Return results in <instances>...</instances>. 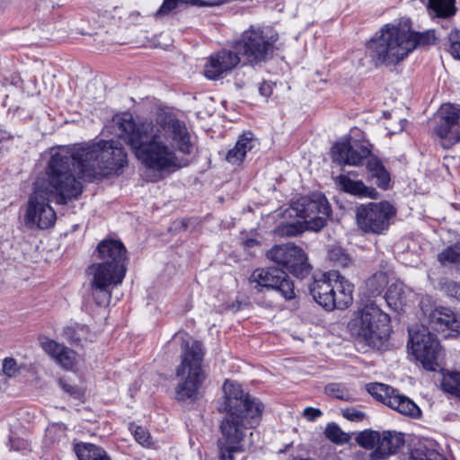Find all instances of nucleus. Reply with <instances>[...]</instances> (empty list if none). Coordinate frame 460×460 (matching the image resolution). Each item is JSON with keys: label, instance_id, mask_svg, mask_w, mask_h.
Returning a JSON list of instances; mask_svg holds the SVG:
<instances>
[{"label": "nucleus", "instance_id": "obj_1", "mask_svg": "<svg viewBox=\"0 0 460 460\" xmlns=\"http://www.w3.org/2000/svg\"><path fill=\"white\" fill-rule=\"evenodd\" d=\"M50 155L48 178L35 182L27 203L24 224L29 228L53 226L57 217L49 201L66 204L77 199L83 191L79 178L93 181L119 174L128 164L127 153L115 140L54 147Z\"/></svg>", "mask_w": 460, "mask_h": 460}, {"label": "nucleus", "instance_id": "obj_2", "mask_svg": "<svg viewBox=\"0 0 460 460\" xmlns=\"http://www.w3.org/2000/svg\"><path fill=\"white\" fill-rule=\"evenodd\" d=\"M112 122L118 137L130 146L140 163L153 172L178 168L176 150L183 154L191 152L186 124L174 117H162L155 124L147 121L137 124L130 113H122L115 115Z\"/></svg>", "mask_w": 460, "mask_h": 460}, {"label": "nucleus", "instance_id": "obj_3", "mask_svg": "<svg viewBox=\"0 0 460 460\" xmlns=\"http://www.w3.org/2000/svg\"><path fill=\"white\" fill-rule=\"evenodd\" d=\"M223 392L218 410L226 415L220 424L222 437L217 441L219 459L235 460L236 454L243 453L252 446L251 430L259 425L263 405L234 381L226 380Z\"/></svg>", "mask_w": 460, "mask_h": 460}, {"label": "nucleus", "instance_id": "obj_4", "mask_svg": "<svg viewBox=\"0 0 460 460\" xmlns=\"http://www.w3.org/2000/svg\"><path fill=\"white\" fill-rule=\"evenodd\" d=\"M348 330L357 342L381 349L390 336V317L375 301L367 300L353 312Z\"/></svg>", "mask_w": 460, "mask_h": 460}, {"label": "nucleus", "instance_id": "obj_5", "mask_svg": "<svg viewBox=\"0 0 460 460\" xmlns=\"http://www.w3.org/2000/svg\"><path fill=\"white\" fill-rule=\"evenodd\" d=\"M405 29L385 25L380 35L369 40L367 49L375 66L394 67L415 49V41Z\"/></svg>", "mask_w": 460, "mask_h": 460}, {"label": "nucleus", "instance_id": "obj_6", "mask_svg": "<svg viewBox=\"0 0 460 460\" xmlns=\"http://www.w3.org/2000/svg\"><path fill=\"white\" fill-rule=\"evenodd\" d=\"M332 152L333 161L340 164L358 166L367 160L366 166L370 178L376 180L379 188L384 190L388 188L390 174L382 161L371 154L369 143L357 141L351 143L349 137H345L333 145Z\"/></svg>", "mask_w": 460, "mask_h": 460}, {"label": "nucleus", "instance_id": "obj_7", "mask_svg": "<svg viewBox=\"0 0 460 460\" xmlns=\"http://www.w3.org/2000/svg\"><path fill=\"white\" fill-rule=\"evenodd\" d=\"M203 348L199 341L187 342L181 353V363L176 369L179 379L175 388L178 401L196 400L206 376L202 370Z\"/></svg>", "mask_w": 460, "mask_h": 460}, {"label": "nucleus", "instance_id": "obj_8", "mask_svg": "<svg viewBox=\"0 0 460 460\" xmlns=\"http://www.w3.org/2000/svg\"><path fill=\"white\" fill-rule=\"evenodd\" d=\"M316 303L328 311L346 309L353 301V286L338 271H329L309 287Z\"/></svg>", "mask_w": 460, "mask_h": 460}, {"label": "nucleus", "instance_id": "obj_9", "mask_svg": "<svg viewBox=\"0 0 460 460\" xmlns=\"http://www.w3.org/2000/svg\"><path fill=\"white\" fill-rule=\"evenodd\" d=\"M276 39L267 37L260 27L251 26L241 39L235 40L232 49L242 58L244 64L252 66L266 62L273 53Z\"/></svg>", "mask_w": 460, "mask_h": 460}, {"label": "nucleus", "instance_id": "obj_10", "mask_svg": "<svg viewBox=\"0 0 460 460\" xmlns=\"http://www.w3.org/2000/svg\"><path fill=\"white\" fill-rule=\"evenodd\" d=\"M126 270L102 262L88 267L92 296L98 305L106 306L110 304L111 290L122 282Z\"/></svg>", "mask_w": 460, "mask_h": 460}, {"label": "nucleus", "instance_id": "obj_11", "mask_svg": "<svg viewBox=\"0 0 460 460\" xmlns=\"http://www.w3.org/2000/svg\"><path fill=\"white\" fill-rule=\"evenodd\" d=\"M395 215V208L388 201L369 202L356 209L357 225L365 234H385Z\"/></svg>", "mask_w": 460, "mask_h": 460}, {"label": "nucleus", "instance_id": "obj_12", "mask_svg": "<svg viewBox=\"0 0 460 460\" xmlns=\"http://www.w3.org/2000/svg\"><path fill=\"white\" fill-rule=\"evenodd\" d=\"M409 344L411 353L425 369L434 371L438 367L440 346L429 327L416 325L409 328Z\"/></svg>", "mask_w": 460, "mask_h": 460}, {"label": "nucleus", "instance_id": "obj_13", "mask_svg": "<svg viewBox=\"0 0 460 460\" xmlns=\"http://www.w3.org/2000/svg\"><path fill=\"white\" fill-rule=\"evenodd\" d=\"M356 442L366 449L375 448L371 453V459L380 460L395 454L403 446L404 438L396 431L366 429L357 436Z\"/></svg>", "mask_w": 460, "mask_h": 460}, {"label": "nucleus", "instance_id": "obj_14", "mask_svg": "<svg viewBox=\"0 0 460 460\" xmlns=\"http://www.w3.org/2000/svg\"><path fill=\"white\" fill-rule=\"evenodd\" d=\"M296 215L303 219L305 228L318 232L324 227L331 216V207L322 194L300 198L293 207Z\"/></svg>", "mask_w": 460, "mask_h": 460}, {"label": "nucleus", "instance_id": "obj_15", "mask_svg": "<svg viewBox=\"0 0 460 460\" xmlns=\"http://www.w3.org/2000/svg\"><path fill=\"white\" fill-rule=\"evenodd\" d=\"M267 258L285 268L298 278H305L310 273V265L304 251L292 243L275 245L270 249Z\"/></svg>", "mask_w": 460, "mask_h": 460}, {"label": "nucleus", "instance_id": "obj_16", "mask_svg": "<svg viewBox=\"0 0 460 460\" xmlns=\"http://www.w3.org/2000/svg\"><path fill=\"white\" fill-rule=\"evenodd\" d=\"M249 280L256 284L255 288H265L274 290L286 300L296 297L293 281L284 270L279 268L257 269L253 270Z\"/></svg>", "mask_w": 460, "mask_h": 460}, {"label": "nucleus", "instance_id": "obj_17", "mask_svg": "<svg viewBox=\"0 0 460 460\" xmlns=\"http://www.w3.org/2000/svg\"><path fill=\"white\" fill-rule=\"evenodd\" d=\"M435 133L451 145L460 142V109L452 104H443L437 114Z\"/></svg>", "mask_w": 460, "mask_h": 460}, {"label": "nucleus", "instance_id": "obj_18", "mask_svg": "<svg viewBox=\"0 0 460 460\" xmlns=\"http://www.w3.org/2000/svg\"><path fill=\"white\" fill-rule=\"evenodd\" d=\"M241 61L242 58L234 49L220 50L210 56L205 65L204 75L208 79H217L232 71Z\"/></svg>", "mask_w": 460, "mask_h": 460}, {"label": "nucleus", "instance_id": "obj_19", "mask_svg": "<svg viewBox=\"0 0 460 460\" xmlns=\"http://www.w3.org/2000/svg\"><path fill=\"white\" fill-rule=\"evenodd\" d=\"M40 343L46 354L66 370H71L79 362V355L71 349L47 337H40Z\"/></svg>", "mask_w": 460, "mask_h": 460}, {"label": "nucleus", "instance_id": "obj_20", "mask_svg": "<svg viewBox=\"0 0 460 460\" xmlns=\"http://www.w3.org/2000/svg\"><path fill=\"white\" fill-rule=\"evenodd\" d=\"M98 258L100 262L109 264L117 269H126L125 261L127 259L126 248L124 244L117 240L106 239L97 245Z\"/></svg>", "mask_w": 460, "mask_h": 460}, {"label": "nucleus", "instance_id": "obj_21", "mask_svg": "<svg viewBox=\"0 0 460 460\" xmlns=\"http://www.w3.org/2000/svg\"><path fill=\"white\" fill-rule=\"evenodd\" d=\"M429 325L438 332H444L447 330L460 332V317L450 308H436L429 315Z\"/></svg>", "mask_w": 460, "mask_h": 460}, {"label": "nucleus", "instance_id": "obj_22", "mask_svg": "<svg viewBox=\"0 0 460 460\" xmlns=\"http://www.w3.org/2000/svg\"><path fill=\"white\" fill-rule=\"evenodd\" d=\"M257 139L251 132L244 133L236 141L234 146L228 150L226 159L234 165L243 163L246 154L255 147Z\"/></svg>", "mask_w": 460, "mask_h": 460}, {"label": "nucleus", "instance_id": "obj_23", "mask_svg": "<svg viewBox=\"0 0 460 460\" xmlns=\"http://www.w3.org/2000/svg\"><path fill=\"white\" fill-rule=\"evenodd\" d=\"M340 189L359 198H376L377 192L375 189L369 188L362 181L352 180L349 175L341 174L336 178Z\"/></svg>", "mask_w": 460, "mask_h": 460}, {"label": "nucleus", "instance_id": "obj_24", "mask_svg": "<svg viewBox=\"0 0 460 460\" xmlns=\"http://www.w3.org/2000/svg\"><path fill=\"white\" fill-rule=\"evenodd\" d=\"M387 406L410 417L418 418L420 415V410L415 402L397 391L389 398Z\"/></svg>", "mask_w": 460, "mask_h": 460}, {"label": "nucleus", "instance_id": "obj_25", "mask_svg": "<svg viewBox=\"0 0 460 460\" xmlns=\"http://www.w3.org/2000/svg\"><path fill=\"white\" fill-rule=\"evenodd\" d=\"M75 452L79 460H111L102 448L93 444H77L75 446Z\"/></svg>", "mask_w": 460, "mask_h": 460}, {"label": "nucleus", "instance_id": "obj_26", "mask_svg": "<svg viewBox=\"0 0 460 460\" xmlns=\"http://www.w3.org/2000/svg\"><path fill=\"white\" fill-rule=\"evenodd\" d=\"M385 299L394 310H402L406 304L405 291L402 283L396 282L389 286Z\"/></svg>", "mask_w": 460, "mask_h": 460}, {"label": "nucleus", "instance_id": "obj_27", "mask_svg": "<svg viewBox=\"0 0 460 460\" xmlns=\"http://www.w3.org/2000/svg\"><path fill=\"white\" fill-rule=\"evenodd\" d=\"M454 0H429L428 7L437 17H449L454 14Z\"/></svg>", "mask_w": 460, "mask_h": 460}, {"label": "nucleus", "instance_id": "obj_28", "mask_svg": "<svg viewBox=\"0 0 460 460\" xmlns=\"http://www.w3.org/2000/svg\"><path fill=\"white\" fill-rule=\"evenodd\" d=\"M438 259L441 264H454L460 269V242L447 247L438 255Z\"/></svg>", "mask_w": 460, "mask_h": 460}, {"label": "nucleus", "instance_id": "obj_29", "mask_svg": "<svg viewBox=\"0 0 460 460\" xmlns=\"http://www.w3.org/2000/svg\"><path fill=\"white\" fill-rule=\"evenodd\" d=\"M327 257L334 266L346 268L351 264L350 256L340 246H332L328 250Z\"/></svg>", "mask_w": 460, "mask_h": 460}, {"label": "nucleus", "instance_id": "obj_30", "mask_svg": "<svg viewBox=\"0 0 460 460\" xmlns=\"http://www.w3.org/2000/svg\"><path fill=\"white\" fill-rule=\"evenodd\" d=\"M387 283V274L383 271H378L367 280L366 286L369 294L376 296L383 291Z\"/></svg>", "mask_w": 460, "mask_h": 460}, {"label": "nucleus", "instance_id": "obj_31", "mask_svg": "<svg viewBox=\"0 0 460 460\" xmlns=\"http://www.w3.org/2000/svg\"><path fill=\"white\" fill-rule=\"evenodd\" d=\"M367 391L373 397L376 398L385 405H388L389 398L392 397V394L395 392L392 387L381 383L369 385Z\"/></svg>", "mask_w": 460, "mask_h": 460}, {"label": "nucleus", "instance_id": "obj_32", "mask_svg": "<svg viewBox=\"0 0 460 460\" xmlns=\"http://www.w3.org/2000/svg\"><path fill=\"white\" fill-rule=\"evenodd\" d=\"M443 389L460 398V373L452 372L444 375L442 384Z\"/></svg>", "mask_w": 460, "mask_h": 460}, {"label": "nucleus", "instance_id": "obj_33", "mask_svg": "<svg viewBox=\"0 0 460 460\" xmlns=\"http://www.w3.org/2000/svg\"><path fill=\"white\" fill-rule=\"evenodd\" d=\"M325 436L333 443L343 445L349 441L350 437L344 432L337 424L330 423L325 429Z\"/></svg>", "mask_w": 460, "mask_h": 460}, {"label": "nucleus", "instance_id": "obj_34", "mask_svg": "<svg viewBox=\"0 0 460 460\" xmlns=\"http://www.w3.org/2000/svg\"><path fill=\"white\" fill-rule=\"evenodd\" d=\"M305 230H307V228H305V224L297 221L296 223L281 224L279 226L276 232L279 236L289 237L296 236Z\"/></svg>", "mask_w": 460, "mask_h": 460}, {"label": "nucleus", "instance_id": "obj_35", "mask_svg": "<svg viewBox=\"0 0 460 460\" xmlns=\"http://www.w3.org/2000/svg\"><path fill=\"white\" fill-rule=\"evenodd\" d=\"M178 4H187L191 5H202L203 4L199 0H164L163 4L155 13V16H164L168 14L171 11L175 9Z\"/></svg>", "mask_w": 460, "mask_h": 460}, {"label": "nucleus", "instance_id": "obj_36", "mask_svg": "<svg viewBox=\"0 0 460 460\" xmlns=\"http://www.w3.org/2000/svg\"><path fill=\"white\" fill-rule=\"evenodd\" d=\"M408 34H411V39L415 41V49L420 46L431 45L435 43L436 36L433 31H429L424 33H417L411 30H406Z\"/></svg>", "mask_w": 460, "mask_h": 460}, {"label": "nucleus", "instance_id": "obj_37", "mask_svg": "<svg viewBox=\"0 0 460 460\" xmlns=\"http://www.w3.org/2000/svg\"><path fill=\"white\" fill-rule=\"evenodd\" d=\"M449 52L457 59H460V31H452L448 35Z\"/></svg>", "mask_w": 460, "mask_h": 460}, {"label": "nucleus", "instance_id": "obj_38", "mask_svg": "<svg viewBox=\"0 0 460 460\" xmlns=\"http://www.w3.org/2000/svg\"><path fill=\"white\" fill-rule=\"evenodd\" d=\"M19 367L17 365V362L13 358H5L3 361V372L5 376L8 377H13L18 375L19 373Z\"/></svg>", "mask_w": 460, "mask_h": 460}, {"label": "nucleus", "instance_id": "obj_39", "mask_svg": "<svg viewBox=\"0 0 460 460\" xmlns=\"http://www.w3.org/2000/svg\"><path fill=\"white\" fill-rule=\"evenodd\" d=\"M134 437L136 440L145 446L148 447L151 444V437L149 432L143 427L137 426L134 430Z\"/></svg>", "mask_w": 460, "mask_h": 460}, {"label": "nucleus", "instance_id": "obj_40", "mask_svg": "<svg viewBox=\"0 0 460 460\" xmlns=\"http://www.w3.org/2000/svg\"><path fill=\"white\" fill-rule=\"evenodd\" d=\"M411 460H447L441 455L435 451H427L425 453L421 451H415L411 454Z\"/></svg>", "mask_w": 460, "mask_h": 460}, {"label": "nucleus", "instance_id": "obj_41", "mask_svg": "<svg viewBox=\"0 0 460 460\" xmlns=\"http://www.w3.org/2000/svg\"><path fill=\"white\" fill-rule=\"evenodd\" d=\"M342 416L351 421H360L365 418V413L355 408L342 410Z\"/></svg>", "mask_w": 460, "mask_h": 460}, {"label": "nucleus", "instance_id": "obj_42", "mask_svg": "<svg viewBox=\"0 0 460 460\" xmlns=\"http://www.w3.org/2000/svg\"><path fill=\"white\" fill-rule=\"evenodd\" d=\"M322 415V411L319 409L313 407H306L303 411V416L309 421H314Z\"/></svg>", "mask_w": 460, "mask_h": 460}, {"label": "nucleus", "instance_id": "obj_43", "mask_svg": "<svg viewBox=\"0 0 460 460\" xmlns=\"http://www.w3.org/2000/svg\"><path fill=\"white\" fill-rule=\"evenodd\" d=\"M447 291L451 296H454L460 300V285L455 282L447 285Z\"/></svg>", "mask_w": 460, "mask_h": 460}, {"label": "nucleus", "instance_id": "obj_44", "mask_svg": "<svg viewBox=\"0 0 460 460\" xmlns=\"http://www.w3.org/2000/svg\"><path fill=\"white\" fill-rule=\"evenodd\" d=\"M260 93L264 97H270L272 93V85L264 82L259 88Z\"/></svg>", "mask_w": 460, "mask_h": 460}, {"label": "nucleus", "instance_id": "obj_45", "mask_svg": "<svg viewBox=\"0 0 460 460\" xmlns=\"http://www.w3.org/2000/svg\"><path fill=\"white\" fill-rule=\"evenodd\" d=\"M58 384L64 391L70 394H75V388L74 386L66 384L64 380H59Z\"/></svg>", "mask_w": 460, "mask_h": 460}, {"label": "nucleus", "instance_id": "obj_46", "mask_svg": "<svg viewBox=\"0 0 460 460\" xmlns=\"http://www.w3.org/2000/svg\"><path fill=\"white\" fill-rule=\"evenodd\" d=\"M71 331H72V328H71V327H67V328L65 330V332H66V334H68Z\"/></svg>", "mask_w": 460, "mask_h": 460}]
</instances>
